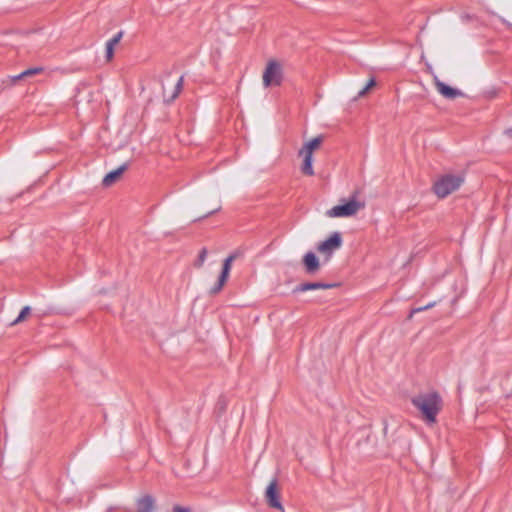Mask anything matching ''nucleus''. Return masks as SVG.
<instances>
[{
	"label": "nucleus",
	"instance_id": "nucleus-1",
	"mask_svg": "<svg viewBox=\"0 0 512 512\" xmlns=\"http://www.w3.org/2000/svg\"><path fill=\"white\" fill-rule=\"evenodd\" d=\"M412 403L421 411L426 422L430 424L436 421V416L442 407L441 398L437 393L418 395L412 399Z\"/></svg>",
	"mask_w": 512,
	"mask_h": 512
},
{
	"label": "nucleus",
	"instance_id": "nucleus-2",
	"mask_svg": "<svg viewBox=\"0 0 512 512\" xmlns=\"http://www.w3.org/2000/svg\"><path fill=\"white\" fill-rule=\"evenodd\" d=\"M365 208V203L359 200L355 195L349 200L342 202L326 211L329 218H348L355 216L359 211Z\"/></svg>",
	"mask_w": 512,
	"mask_h": 512
},
{
	"label": "nucleus",
	"instance_id": "nucleus-3",
	"mask_svg": "<svg viewBox=\"0 0 512 512\" xmlns=\"http://www.w3.org/2000/svg\"><path fill=\"white\" fill-rule=\"evenodd\" d=\"M284 79L283 64L275 59L267 62L262 74V82L265 88L280 86Z\"/></svg>",
	"mask_w": 512,
	"mask_h": 512
},
{
	"label": "nucleus",
	"instance_id": "nucleus-4",
	"mask_svg": "<svg viewBox=\"0 0 512 512\" xmlns=\"http://www.w3.org/2000/svg\"><path fill=\"white\" fill-rule=\"evenodd\" d=\"M463 183V178L459 175L448 174L438 179L433 186L434 193L439 198H445L456 191Z\"/></svg>",
	"mask_w": 512,
	"mask_h": 512
},
{
	"label": "nucleus",
	"instance_id": "nucleus-5",
	"mask_svg": "<svg viewBox=\"0 0 512 512\" xmlns=\"http://www.w3.org/2000/svg\"><path fill=\"white\" fill-rule=\"evenodd\" d=\"M343 243L340 232H333L326 240L320 242L317 251L325 256L326 260H330L332 254L338 250Z\"/></svg>",
	"mask_w": 512,
	"mask_h": 512
},
{
	"label": "nucleus",
	"instance_id": "nucleus-6",
	"mask_svg": "<svg viewBox=\"0 0 512 512\" xmlns=\"http://www.w3.org/2000/svg\"><path fill=\"white\" fill-rule=\"evenodd\" d=\"M265 498L269 506L285 512L279 500V488L276 480H272L267 486L265 491Z\"/></svg>",
	"mask_w": 512,
	"mask_h": 512
},
{
	"label": "nucleus",
	"instance_id": "nucleus-7",
	"mask_svg": "<svg viewBox=\"0 0 512 512\" xmlns=\"http://www.w3.org/2000/svg\"><path fill=\"white\" fill-rule=\"evenodd\" d=\"M235 259H236V255L232 254V255L228 256L224 260L222 272H221L220 277L218 279L217 285L215 287H213L212 290H211L212 293H217V292H219L222 289V287L224 286V284L226 283V281H227V279L229 277L231 266H232V263H233V261Z\"/></svg>",
	"mask_w": 512,
	"mask_h": 512
},
{
	"label": "nucleus",
	"instance_id": "nucleus-8",
	"mask_svg": "<svg viewBox=\"0 0 512 512\" xmlns=\"http://www.w3.org/2000/svg\"><path fill=\"white\" fill-rule=\"evenodd\" d=\"M434 84L437 91L447 99H455L459 96H462V92L446 85L442 81H440L437 77H434Z\"/></svg>",
	"mask_w": 512,
	"mask_h": 512
},
{
	"label": "nucleus",
	"instance_id": "nucleus-9",
	"mask_svg": "<svg viewBox=\"0 0 512 512\" xmlns=\"http://www.w3.org/2000/svg\"><path fill=\"white\" fill-rule=\"evenodd\" d=\"M298 155L303 158V163L301 165V172L307 176L314 175V169L312 166L313 162V153L307 152L305 150L300 149Z\"/></svg>",
	"mask_w": 512,
	"mask_h": 512
},
{
	"label": "nucleus",
	"instance_id": "nucleus-10",
	"mask_svg": "<svg viewBox=\"0 0 512 512\" xmlns=\"http://www.w3.org/2000/svg\"><path fill=\"white\" fill-rule=\"evenodd\" d=\"M303 263L305 266V270L309 274H314L320 268V263L316 255L312 252H308L303 257Z\"/></svg>",
	"mask_w": 512,
	"mask_h": 512
},
{
	"label": "nucleus",
	"instance_id": "nucleus-11",
	"mask_svg": "<svg viewBox=\"0 0 512 512\" xmlns=\"http://www.w3.org/2000/svg\"><path fill=\"white\" fill-rule=\"evenodd\" d=\"M183 85V78L180 77L174 84L171 85L170 89L164 87L163 95L167 101H173L180 93Z\"/></svg>",
	"mask_w": 512,
	"mask_h": 512
},
{
	"label": "nucleus",
	"instance_id": "nucleus-12",
	"mask_svg": "<svg viewBox=\"0 0 512 512\" xmlns=\"http://www.w3.org/2000/svg\"><path fill=\"white\" fill-rule=\"evenodd\" d=\"M126 165H123L119 168H117L116 170H113L111 172H109L103 179V185L106 186V187H109L111 185H113L115 182H117L122 174L124 173V171L126 170Z\"/></svg>",
	"mask_w": 512,
	"mask_h": 512
},
{
	"label": "nucleus",
	"instance_id": "nucleus-13",
	"mask_svg": "<svg viewBox=\"0 0 512 512\" xmlns=\"http://www.w3.org/2000/svg\"><path fill=\"white\" fill-rule=\"evenodd\" d=\"M123 32H118L113 38L106 43V60L110 62L114 57V49L122 39Z\"/></svg>",
	"mask_w": 512,
	"mask_h": 512
},
{
	"label": "nucleus",
	"instance_id": "nucleus-14",
	"mask_svg": "<svg viewBox=\"0 0 512 512\" xmlns=\"http://www.w3.org/2000/svg\"><path fill=\"white\" fill-rule=\"evenodd\" d=\"M155 502L150 495H146L138 500V512H153Z\"/></svg>",
	"mask_w": 512,
	"mask_h": 512
},
{
	"label": "nucleus",
	"instance_id": "nucleus-15",
	"mask_svg": "<svg viewBox=\"0 0 512 512\" xmlns=\"http://www.w3.org/2000/svg\"><path fill=\"white\" fill-rule=\"evenodd\" d=\"M333 286L334 285H332V284H324V283H320V282L304 283V284L299 285L295 289V291L305 292L308 290L328 289V288H332Z\"/></svg>",
	"mask_w": 512,
	"mask_h": 512
},
{
	"label": "nucleus",
	"instance_id": "nucleus-16",
	"mask_svg": "<svg viewBox=\"0 0 512 512\" xmlns=\"http://www.w3.org/2000/svg\"><path fill=\"white\" fill-rule=\"evenodd\" d=\"M323 142L322 136H317L307 142H305L302 146V150H305L310 153H314L316 150H318Z\"/></svg>",
	"mask_w": 512,
	"mask_h": 512
},
{
	"label": "nucleus",
	"instance_id": "nucleus-17",
	"mask_svg": "<svg viewBox=\"0 0 512 512\" xmlns=\"http://www.w3.org/2000/svg\"><path fill=\"white\" fill-rule=\"evenodd\" d=\"M30 312H31V308L29 306H25L20 314L18 315V317L11 323V325H17L21 322H23L24 320H26V318L30 315Z\"/></svg>",
	"mask_w": 512,
	"mask_h": 512
},
{
	"label": "nucleus",
	"instance_id": "nucleus-18",
	"mask_svg": "<svg viewBox=\"0 0 512 512\" xmlns=\"http://www.w3.org/2000/svg\"><path fill=\"white\" fill-rule=\"evenodd\" d=\"M375 86H376V81L374 78H371L368 81V83L366 84V86L361 91H359L358 97L359 98L364 97Z\"/></svg>",
	"mask_w": 512,
	"mask_h": 512
},
{
	"label": "nucleus",
	"instance_id": "nucleus-19",
	"mask_svg": "<svg viewBox=\"0 0 512 512\" xmlns=\"http://www.w3.org/2000/svg\"><path fill=\"white\" fill-rule=\"evenodd\" d=\"M42 71H43V68H41V67L30 68V69L23 71L22 76H24L26 78V77H30V76L39 74Z\"/></svg>",
	"mask_w": 512,
	"mask_h": 512
},
{
	"label": "nucleus",
	"instance_id": "nucleus-20",
	"mask_svg": "<svg viewBox=\"0 0 512 512\" xmlns=\"http://www.w3.org/2000/svg\"><path fill=\"white\" fill-rule=\"evenodd\" d=\"M206 255H207V251L206 249H203L200 254H199V258H198V266H202V264L204 263L205 259H206Z\"/></svg>",
	"mask_w": 512,
	"mask_h": 512
},
{
	"label": "nucleus",
	"instance_id": "nucleus-21",
	"mask_svg": "<svg viewBox=\"0 0 512 512\" xmlns=\"http://www.w3.org/2000/svg\"><path fill=\"white\" fill-rule=\"evenodd\" d=\"M173 512H191L189 508L176 505L173 507Z\"/></svg>",
	"mask_w": 512,
	"mask_h": 512
},
{
	"label": "nucleus",
	"instance_id": "nucleus-22",
	"mask_svg": "<svg viewBox=\"0 0 512 512\" xmlns=\"http://www.w3.org/2000/svg\"><path fill=\"white\" fill-rule=\"evenodd\" d=\"M25 77L22 76V73L18 74V75H15V76H12L10 79H11V82L14 84L16 83L17 81L21 80V79H24Z\"/></svg>",
	"mask_w": 512,
	"mask_h": 512
},
{
	"label": "nucleus",
	"instance_id": "nucleus-23",
	"mask_svg": "<svg viewBox=\"0 0 512 512\" xmlns=\"http://www.w3.org/2000/svg\"><path fill=\"white\" fill-rule=\"evenodd\" d=\"M424 310H426L425 306H424V307H419V308H416V309L412 310L411 314H413V313H418V312H422V311H424ZM411 316H412V315H410V317H411Z\"/></svg>",
	"mask_w": 512,
	"mask_h": 512
},
{
	"label": "nucleus",
	"instance_id": "nucleus-24",
	"mask_svg": "<svg viewBox=\"0 0 512 512\" xmlns=\"http://www.w3.org/2000/svg\"><path fill=\"white\" fill-rule=\"evenodd\" d=\"M434 305H435V302H431V303H428V304L425 306V308H426V310H427V309L432 308Z\"/></svg>",
	"mask_w": 512,
	"mask_h": 512
},
{
	"label": "nucleus",
	"instance_id": "nucleus-25",
	"mask_svg": "<svg viewBox=\"0 0 512 512\" xmlns=\"http://www.w3.org/2000/svg\"><path fill=\"white\" fill-rule=\"evenodd\" d=\"M508 136L512 137V127L507 129L505 132Z\"/></svg>",
	"mask_w": 512,
	"mask_h": 512
}]
</instances>
